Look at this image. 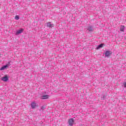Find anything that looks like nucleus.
<instances>
[{"mask_svg":"<svg viewBox=\"0 0 126 126\" xmlns=\"http://www.w3.org/2000/svg\"><path fill=\"white\" fill-rule=\"evenodd\" d=\"M24 30L23 29H20V30L17 31L16 35H19V34H21V33L23 32Z\"/></svg>","mask_w":126,"mask_h":126,"instance_id":"39448f33","label":"nucleus"},{"mask_svg":"<svg viewBox=\"0 0 126 126\" xmlns=\"http://www.w3.org/2000/svg\"><path fill=\"white\" fill-rule=\"evenodd\" d=\"M124 87L126 88V82L123 83Z\"/></svg>","mask_w":126,"mask_h":126,"instance_id":"4468645a","label":"nucleus"},{"mask_svg":"<svg viewBox=\"0 0 126 126\" xmlns=\"http://www.w3.org/2000/svg\"><path fill=\"white\" fill-rule=\"evenodd\" d=\"M88 30L90 32H91L93 31V27L92 26L89 27L88 28Z\"/></svg>","mask_w":126,"mask_h":126,"instance_id":"9d476101","label":"nucleus"},{"mask_svg":"<svg viewBox=\"0 0 126 126\" xmlns=\"http://www.w3.org/2000/svg\"><path fill=\"white\" fill-rule=\"evenodd\" d=\"M41 110L42 111H44V110H45V107H44V106H42L41 107Z\"/></svg>","mask_w":126,"mask_h":126,"instance_id":"ddd939ff","label":"nucleus"},{"mask_svg":"<svg viewBox=\"0 0 126 126\" xmlns=\"http://www.w3.org/2000/svg\"><path fill=\"white\" fill-rule=\"evenodd\" d=\"M47 27L49 28H52V27H54V24H52L51 22H48L47 24Z\"/></svg>","mask_w":126,"mask_h":126,"instance_id":"0eeeda50","label":"nucleus"},{"mask_svg":"<svg viewBox=\"0 0 126 126\" xmlns=\"http://www.w3.org/2000/svg\"><path fill=\"white\" fill-rule=\"evenodd\" d=\"M8 67H9L8 64H6L5 65L2 66L0 68V70H4V69H6L7 68H8Z\"/></svg>","mask_w":126,"mask_h":126,"instance_id":"423d86ee","label":"nucleus"},{"mask_svg":"<svg viewBox=\"0 0 126 126\" xmlns=\"http://www.w3.org/2000/svg\"><path fill=\"white\" fill-rule=\"evenodd\" d=\"M68 125L70 126H73L74 125V119L73 118H70L68 121Z\"/></svg>","mask_w":126,"mask_h":126,"instance_id":"f03ea898","label":"nucleus"},{"mask_svg":"<svg viewBox=\"0 0 126 126\" xmlns=\"http://www.w3.org/2000/svg\"><path fill=\"white\" fill-rule=\"evenodd\" d=\"M1 80L3 81L4 82H6V81H8V76L7 75H5L4 77L1 78Z\"/></svg>","mask_w":126,"mask_h":126,"instance_id":"7ed1b4c3","label":"nucleus"},{"mask_svg":"<svg viewBox=\"0 0 126 126\" xmlns=\"http://www.w3.org/2000/svg\"><path fill=\"white\" fill-rule=\"evenodd\" d=\"M112 54V51L109 50H107L105 52V57H106V58H109V57H110Z\"/></svg>","mask_w":126,"mask_h":126,"instance_id":"20e7f679","label":"nucleus"},{"mask_svg":"<svg viewBox=\"0 0 126 126\" xmlns=\"http://www.w3.org/2000/svg\"><path fill=\"white\" fill-rule=\"evenodd\" d=\"M103 46H104V44H101L98 45L97 47H96V50H99V49H101V48H102Z\"/></svg>","mask_w":126,"mask_h":126,"instance_id":"9b49d317","label":"nucleus"},{"mask_svg":"<svg viewBox=\"0 0 126 126\" xmlns=\"http://www.w3.org/2000/svg\"><path fill=\"white\" fill-rule=\"evenodd\" d=\"M125 29H126V27L124 26L121 25L120 27V31L121 32H124Z\"/></svg>","mask_w":126,"mask_h":126,"instance_id":"1a4fd4ad","label":"nucleus"},{"mask_svg":"<svg viewBox=\"0 0 126 126\" xmlns=\"http://www.w3.org/2000/svg\"><path fill=\"white\" fill-rule=\"evenodd\" d=\"M36 102H35V101L32 102L31 107L32 109H35V108H36Z\"/></svg>","mask_w":126,"mask_h":126,"instance_id":"6e6552de","label":"nucleus"},{"mask_svg":"<svg viewBox=\"0 0 126 126\" xmlns=\"http://www.w3.org/2000/svg\"><path fill=\"white\" fill-rule=\"evenodd\" d=\"M15 19L16 20H19V16L18 15H16L15 17Z\"/></svg>","mask_w":126,"mask_h":126,"instance_id":"f8f14e48","label":"nucleus"},{"mask_svg":"<svg viewBox=\"0 0 126 126\" xmlns=\"http://www.w3.org/2000/svg\"><path fill=\"white\" fill-rule=\"evenodd\" d=\"M46 94H47L46 92L41 93L40 94V98L41 99V100L49 99V98H50V95Z\"/></svg>","mask_w":126,"mask_h":126,"instance_id":"f257e3e1","label":"nucleus"}]
</instances>
